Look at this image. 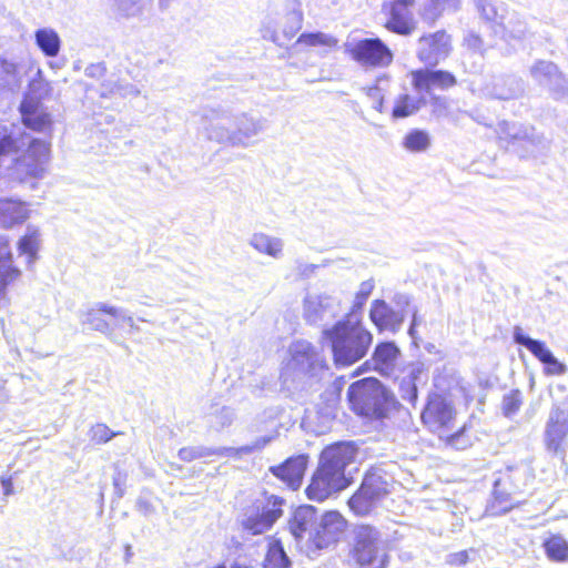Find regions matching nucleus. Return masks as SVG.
<instances>
[{"instance_id":"f257e3e1","label":"nucleus","mask_w":568,"mask_h":568,"mask_svg":"<svg viewBox=\"0 0 568 568\" xmlns=\"http://www.w3.org/2000/svg\"><path fill=\"white\" fill-rule=\"evenodd\" d=\"M346 399L356 416L369 422L383 420L400 409L394 393L376 377L353 382L348 386Z\"/></svg>"},{"instance_id":"f03ea898","label":"nucleus","mask_w":568,"mask_h":568,"mask_svg":"<svg viewBox=\"0 0 568 568\" xmlns=\"http://www.w3.org/2000/svg\"><path fill=\"white\" fill-rule=\"evenodd\" d=\"M323 337L329 343L337 368L349 367L364 358L373 344V334L361 321L341 320L326 328Z\"/></svg>"},{"instance_id":"7ed1b4c3","label":"nucleus","mask_w":568,"mask_h":568,"mask_svg":"<svg viewBox=\"0 0 568 568\" xmlns=\"http://www.w3.org/2000/svg\"><path fill=\"white\" fill-rule=\"evenodd\" d=\"M390 475L376 466H371L364 474L359 487L348 498L347 505L356 516L369 515L393 489Z\"/></svg>"},{"instance_id":"20e7f679","label":"nucleus","mask_w":568,"mask_h":568,"mask_svg":"<svg viewBox=\"0 0 568 568\" xmlns=\"http://www.w3.org/2000/svg\"><path fill=\"white\" fill-rule=\"evenodd\" d=\"M349 556L361 567L387 568L389 565L388 549L382 541L381 532L369 524L359 525L354 530Z\"/></svg>"},{"instance_id":"39448f33","label":"nucleus","mask_w":568,"mask_h":568,"mask_svg":"<svg viewBox=\"0 0 568 568\" xmlns=\"http://www.w3.org/2000/svg\"><path fill=\"white\" fill-rule=\"evenodd\" d=\"M520 479L521 476L514 466L509 465L498 471L491 497L485 509L487 516H503L524 504V500L519 501L515 498L516 495L520 493Z\"/></svg>"},{"instance_id":"423d86ee","label":"nucleus","mask_w":568,"mask_h":568,"mask_svg":"<svg viewBox=\"0 0 568 568\" xmlns=\"http://www.w3.org/2000/svg\"><path fill=\"white\" fill-rule=\"evenodd\" d=\"M348 464H318L312 480L306 488L307 497L322 501L333 493L347 488L354 480L351 474H346Z\"/></svg>"},{"instance_id":"0eeeda50","label":"nucleus","mask_w":568,"mask_h":568,"mask_svg":"<svg viewBox=\"0 0 568 568\" xmlns=\"http://www.w3.org/2000/svg\"><path fill=\"white\" fill-rule=\"evenodd\" d=\"M346 54L357 64L369 69L388 68L394 61L392 49L379 38H364L346 45Z\"/></svg>"},{"instance_id":"6e6552de","label":"nucleus","mask_w":568,"mask_h":568,"mask_svg":"<svg viewBox=\"0 0 568 568\" xmlns=\"http://www.w3.org/2000/svg\"><path fill=\"white\" fill-rule=\"evenodd\" d=\"M455 417L454 405L445 395L439 393L428 395L420 420L429 432L442 434L449 430Z\"/></svg>"},{"instance_id":"1a4fd4ad","label":"nucleus","mask_w":568,"mask_h":568,"mask_svg":"<svg viewBox=\"0 0 568 568\" xmlns=\"http://www.w3.org/2000/svg\"><path fill=\"white\" fill-rule=\"evenodd\" d=\"M416 57L425 65L435 67L446 60L454 50L453 38L444 29L423 33L418 40Z\"/></svg>"},{"instance_id":"9d476101","label":"nucleus","mask_w":568,"mask_h":568,"mask_svg":"<svg viewBox=\"0 0 568 568\" xmlns=\"http://www.w3.org/2000/svg\"><path fill=\"white\" fill-rule=\"evenodd\" d=\"M50 142L33 139L26 152L14 160L17 169L20 171V181L42 178L50 159Z\"/></svg>"},{"instance_id":"9b49d317","label":"nucleus","mask_w":568,"mask_h":568,"mask_svg":"<svg viewBox=\"0 0 568 568\" xmlns=\"http://www.w3.org/2000/svg\"><path fill=\"white\" fill-rule=\"evenodd\" d=\"M544 446L550 457L565 458L568 452V410L552 409L546 424Z\"/></svg>"},{"instance_id":"f8f14e48","label":"nucleus","mask_w":568,"mask_h":568,"mask_svg":"<svg viewBox=\"0 0 568 568\" xmlns=\"http://www.w3.org/2000/svg\"><path fill=\"white\" fill-rule=\"evenodd\" d=\"M347 527L348 521L341 513L326 511L310 537V546L318 550L334 546L344 537Z\"/></svg>"},{"instance_id":"ddd939ff","label":"nucleus","mask_w":568,"mask_h":568,"mask_svg":"<svg viewBox=\"0 0 568 568\" xmlns=\"http://www.w3.org/2000/svg\"><path fill=\"white\" fill-rule=\"evenodd\" d=\"M414 0H388L382 4L385 16L384 28L398 36H409L416 29V22L409 8Z\"/></svg>"},{"instance_id":"4468645a","label":"nucleus","mask_w":568,"mask_h":568,"mask_svg":"<svg viewBox=\"0 0 568 568\" xmlns=\"http://www.w3.org/2000/svg\"><path fill=\"white\" fill-rule=\"evenodd\" d=\"M428 102L433 115L440 116L447 113L448 102L445 98L432 94ZM426 104L427 99L424 97L416 98L408 93H402L395 98L390 115L395 120L409 118L419 112Z\"/></svg>"},{"instance_id":"2eb2a0df","label":"nucleus","mask_w":568,"mask_h":568,"mask_svg":"<svg viewBox=\"0 0 568 568\" xmlns=\"http://www.w3.org/2000/svg\"><path fill=\"white\" fill-rule=\"evenodd\" d=\"M410 84L417 92L447 91L458 85V79L446 69L418 68L409 72Z\"/></svg>"},{"instance_id":"dca6fc26","label":"nucleus","mask_w":568,"mask_h":568,"mask_svg":"<svg viewBox=\"0 0 568 568\" xmlns=\"http://www.w3.org/2000/svg\"><path fill=\"white\" fill-rule=\"evenodd\" d=\"M530 75L538 85L547 88L554 94H562L566 91L567 79L552 61H535L530 68Z\"/></svg>"},{"instance_id":"f3484780","label":"nucleus","mask_w":568,"mask_h":568,"mask_svg":"<svg viewBox=\"0 0 568 568\" xmlns=\"http://www.w3.org/2000/svg\"><path fill=\"white\" fill-rule=\"evenodd\" d=\"M268 504L271 508H264L262 513L247 517L243 521V528L251 535H260L268 530L274 523L283 516V500L277 497H270Z\"/></svg>"},{"instance_id":"a211bd4d","label":"nucleus","mask_w":568,"mask_h":568,"mask_svg":"<svg viewBox=\"0 0 568 568\" xmlns=\"http://www.w3.org/2000/svg\"><path fill=\"white\" fill-rule=\"evenodd\" d=\"M21 121L24 126L36 132H45L51 129L49 113L44 112L39 100L24 98L20 104Z\"/></svg>"},{"instance_id":"6ab92c4d","label":"nucleus","mask_w":568,"mask_h":568,"mask_svg":"<svg viewBox=\"0 0 568 568\" xmlns=\"http://www.w3.org/2000/svg\"><path fill=\"white\" fill-rule=\"evenodd\" d=\"M369 318L378 332H396L404 322V315L394 310L384 300H375L372 302Z\"/></svg>"},{"instance_id":"aec40b11","label":"nucleus","mask_w":568,"mask_h":568,"mask_svg":"<svg viewBox=\"0 0 568 568\" xmlns=\"http://www.w3.org/2000/svg\"><path fill=\"white\" fill-rule=\"evenodd\" d=\"M20 276L21 270L14 264L10 240L0 235V294H3Z\"/></svg>"},{"instance_id":"412c9836","label":"nucleus","mask_w":568,"mask_h":568,"mask_svg":"<svg viewBox=\"0 0 568 568\" xmlns=\"http://www.w3.org/2000/svg\"><path fill=\"white\" fill-rule=\"evenodd\" d=\"M30 217L27 202L12 197H0V226L11 229L23 224Z\"/></svg>"},{"instance_id":"4be33fe9","label":"nucleus","mask_w":568,"mask_h":568,"mask_svg":"<svg viewBox=\"0 0 568 568\" xmlns=\"http://www.w3.org/2000/svg\"><path fill=\"white\" fill-rule=\"evenodd\" d=\"M400 351L394 342L378 343L372 354L375 371L386 374L394 369Z\"/></svg>"},{"instance_id":"5701e85b","label":"nucleus","mask_w":568,"mask_h":568,"mask_svg":"<svg viewBox=\"0 0 568 568\" xmlns=\"http://www.w3.org/2000/svg\"><path fill=\"white\" fill-rule=\"evenodd\" d=\"M358 454L354 442H336L327 445L320 455V462H353Z\"/></svg>"},{"instance_id":"b1692460","label":"nucleus","mask_w":568,"mask_h":568,"mask_svg":"<svg viewBox=\"0 0 568 568\" xmlns=\"http://www.w3.org/2000/svg\"><path fill=\"white\" fill-rule=\"evenodd\" d=\"M305 470L306 464H276L271 467L273 475L294 490L300 488Z\"/></svg>"},{"instance_id":"393cba45","label":"nucleus","mask_w":568,"mask_h":568,"mask_svg":"<svg viewBox=\"0 0 568 568\" xmlns=\"http://www.w3.org/2000/svg\"><path fill=\"white\" fill-rule=\"evenodd\" d=\"M291 561L284 550L283 542L276 536L267 538V549L263 562L264 568H288Z\"/></svg>"},{"instance_id":"a878e982","label":"nucleus","mask_w":568,"mask_h":568,"mask_svg":"<svg viewBox=\"0 0 568 568\" xmlns=\"http://www.w3.org/2000/svg\"><path fill=\"white\" fill-rule=\"evenodd\" d=\"M542 549L550 561H568V541L560 534H550L545 538Z\"/></svg>"},{"instance_id":"bb28decb","label":"nucleus","mask_w":568,"mask_h":568,"mask_svg":"<svg viewBox=\"0 0 568 568\" xmlns=\"http://www.w3.org/2000/svg\"><path fill=\"white\" fill-rule=\"evenodd\" d=\"M296 44L305 48H321L324 51H331L337 47L338 40L334 36L321 31L303 32L298 36Z\"/></svg>"},{"instance_id":"cd10ccee","label":"nucleus","mask_w":568,"mask_h":568,"mask_svg":"<svg viewBox=\"0 0 568 568\" xmlns=\"http://www.w3.org/2000/svg\"><path fill=\"white\" fill-rule=\"evenodd\" d=\"M315 510L313 507H300L288 520V528L292 535L300 539L310 529L314 521Z\"/></svg>"},{"instance_id":"c85d7f7f","label":"nucleus","mask_w":568,"mask_h":568,"mask_svg":"<svg viewBox=\"0 0 568 568\" xmlns=\"http://www.w3.org/2000/svg\"><path fill=\"white\" fill-rule=\"evenodd\" d=\"M514 341L525 346L542 364L552 355L544 342L526 336L520 327L515 328Z\"/></svg>"},{"instance_id":"c756f323","label":"nucleus","mask_w":568,"mask_h":568,"mask_svg":"<svg viewBox=\"0 0 568 568\" xmlns=\"http://www.w3.org/2000/svg\"><path fill=\"white\" fill-rule=\"evenodd\" d=\"M422 374L420 368H412L398 383V390L402 399L416 405L418 399L417 381Z\"/></svg>"},{"instance_id":"7c9ffc66","label":"nucleus","mask_w":568,"mask_h":568,"mask_svg":"<svg viewBox=\"0 0 568 568\" xmlns=\"http://www.w3.org/2000/svg\"><path fill=\"white\" fill-rule=\"evenodd\" d=\"M36 43L47 57H55L60 51V38L52 29H39L36 31Z\"/></svg>"},{"instance_id":"2f4dec72","label":"nucleus","mask_w":568,"mask_h":568,"mask_svg":"<svg viewBox=\"0 0 568 568\" xmlns=\"http://www.w3.org/2000/svg\"><path fill=\"white\" fill-rule=\"evenodd\" d=\"M430 136L428 132L422 129L409 130L402 142L405 150L413 153L425 152L430 146Z\"/></svg>"},{"instance_id":"473e14b6","label":"nucleus","mask_w":568,"mask_h":568,"mask_svg":"<svg viewBox=\"0 0 568 568\" xmlns=\"http://www.w3.org/2000/svg\"><path fill=\"white\" fill-rule=\"evenodd\" d=\"M39 245V232L37 230H32L28 231L19 239L17 248L20 255L27 256L28 264H33L38 258Z\"/></svg>"},{"instance_id":"72a5a7b5","label":"nucleus","mask_w":568,"mask_h":568,"mask_svg":"<svg viewBox=\"0 0 568 568\" xmlns=\"http://www.w3.org/2000/svg\"><path fill=\"white\" fill-rule=\"evenodd\" d=\"M293 359L296 364L302 365L307 362V368L305 372L313 375L316 369H326L327 364L325 358H318L316 351L313 346H305L304 348L295 352Z\"/></svg>"},{"instance_id":"f704fd0d","label":"nucleus","mask_w":568,"mask_h":568,"mask_svg":"<svg viewBox=\"0 0 568 568\" xmlns=\"http://www.w3.org/2000/svg\"><path fill=\"white\" fill-rule=\"evenodd\" d=\"M103 315H109L111 317L119 316V310L109 306V305H99L97 308L90 311L88 313V323L92 326V328L101 332L109 331L110 325L102 318Z\"/></svg>"},{"instance_id":"c9c22d12","label":"nucleus","mask_w":568,"mask_h":568,"mask_svg":"<svg viewBox=\"0 0 568 568\" xmlns=\"http://www.w3.org/2000/svg\"><path fill=\"white\" fill-rule=\"evenodd\" d=\"M252 245L258 252L273 257L280 256L282 252V242L265 234H255L252 239Z\"/></svg>"},{"instance_id":"e433bc0d","label":"nucleus","mask_w":568,"mask_h":568,"mask_svg":"<svg viewBox=\"0 0 568 568\" xmlns=\"http://www.w3.org/2000/svg\"><path fill=\"white\" fill-rule=\"evenodd\" d=\"M523 404L521 393L519 389H513L503 398V413L505 416L516 414Z\"/></svg>"},{"instance_id":"4c0bfd02","label":"nucleus","mask_w":568,"mask_h":568,"mask_svg":"<svg viewBox=\"0 0 568 568\" xmlns=\"http://www.w3.org/2000/svg\"><path fill=\"white\" fill-rule=\"evenodd\" d=\"M90 439L94 444H104L112 437L120 435L121 432H112L105 424L98 423L90 429Z\"/></svg>"},{"instance_id":"58836bf2","label":"nucleus","mask_w":568,"mask_h":568,"mask_svg":"<svg viewBox=\"0 0 568 568\" xmlns=\"http://www.w3.org/2000/svg\"><path fill=\"white\" fill-rule=\"evenodd\" d=\"M467 427L464 425L456 433L446 436L445 443L447 446L455 449H466L471 445L469 436L465 435Z\"/></svg>"},{"instance_id":"ea45409f","label":"nucleus","mask_w":568,"mask_h":568,"mask_svg":"<svg viewBox=\"0 0 568 568\" xmlns=\"http://www.w3.org/2000/svg\"><path fill=\"white\" fill-rule=\"evenodd\" d=\"M544 372L546 375H564L567 371L565 364L560 363L554 355H551L545 363Z\"/></svg>"},{"instance_id":"a19ab883","label":"nucleus","mask_w":568,"mask_h":568,"mask_svg":"<svg viewBox=\"0 0 568 568\" xmlns=\"http://www.w3.org/2000/svg\"><path fill=\"white\" fill-rule=\"evenodd\" d=\"M469 561V551L468 550H460L450 554L447 557V565L452 567H462L465 566Z\"/></svg>"},{"instance_id":"79ce46f5","label":"nucleus","mask_w":568,"mask_h":568,"mask_svg":"<svg viewBox=\"0 0 568 568\" xmlns=\"http://www.w3.org/2000/svg\"><path fill=\"white\" fill-rule=\"evenodd\" d=\"M267 443V439H262V440H258L256 442L255 444L253 445H245V446H242L237 449L239 453H244V454H248V453H252L256 449H261L264 447V445Z\"/></svg>"},{"instance_id":"37998d69","label":"nucleus","mask_w":568,"mask_h":568,"mask_svg":"<svg viewBox=\"0 0 568 568\" xmlns=\"http://www.w3.org/2000/svg\"><path fill=\"white\" fill-rule=\"evenodd\" d=\"M372 290H373V284H371V283H363L362 286H361V290L358 292V296H361V298L363 301H365L369 296Z\"/></svg>"},{"instance_id":"c03bdc74","label":"nucleus","mask_w":568,"mask_h":568,"mask_svg":"<svg viewBox=\"0 0 568 568\" xmlns=\"http://www.w3.org/2000/svg\"><path fill=\"white\" fill-rule=\"evenodd\" d=\"M432 1L437 7L457 8L459 4V0H432Z\"/></svg>"},{"instance_id":"a18cd8bd","label":"nucleus","mask_w":568,"mask_h":568,"mask_svg":"<svg viewBox=\"0 0 568 568\" xmlns=\"http://www.w3.org/2000/svg\"><path fill=\"white\" fill-rule=\"evenodd\" d=\"M0 481L2 484L4 494L11 495L13 493L12 479L10 477H7V478H1Z\"/></svg>"},{"instance_id":"49530a36","label":"nucleus","mask_w":568,"mask_h":568,"mask_svg":"<svg viewBox=\"0 0 568 568\" xmlns=\"http://www.w3.org/2000/svg\"><path fill=\"white\" fill-rule=\"evenodd\" d=\"M367 369H368V362H365L362 366H359L358 368H356L353 372L352 377L358 376L359 374L366 372Z\"/></svg>"},{"instance_id":"de8ad7c7","label":"nucleus","mask_w":568,"mask_h":568,"mask_svg":"<svg viewBox=\"0 0 568 568\" xmlns=\"http://www.w3.org/2000/svg\"><path fill=\"white\" fill-rule=\"evenodd\" d=\"M479 42H480V39H479V37H477V36H469V37L466 39V43H467V45H468V47H470V45H475V44H477V43H479Z\"/></svg>"},{"instance_id":"09e8293b","label":"nucleus","mask_w":568,"mask_h":568,"mask_svg":"<svg viewBox=\"0 0 568 568\" xmlns=\"http://www.w3.org/2000/svg\"><path fill=\"white\" fill-rule=\"evenodd\" d=\"M344 383H345V377H344V376H339V377H337V378L334 381V384H335V385H336V387H337V392H338V394L341 393V390H342V387H343Z\"/></svg>"},{"instance_id":"8fccbe9b","label":"nucleus","mask_w":568,"mask_h":568,"mask_svg":"<svg viewBox=\"0 0 568 568\" xmlns=\"http://www.w3.org/2000/svg\"><path fill=\"white\" fill-rule=\"evenodd\" d=\"M231 568H250L248 566L244 564L234 562Z\"/></svg>"},{"instance_id":"3c124183","label":"nucleus","mask_w":568,"mask_h":568,"mask_svg":"<svg viewBox=\"0 0 568 568\" xmlns=\"http://www.w3.org/2000/svg\"><path fill=\"white\" fill-rule=\"evenodd\" d=\"M301 458H302V456H297L296 458L288 457V458H286L284 462H286V463H290V462H298V459H301Z\"/></svg>"},{"instance_id":"603ef678","label":"nucleus","mask_w":568,"mask_h":568,"mask_svg":"<svg viewBox=\"0 0 568 568\" xmlns=\"http://www.w3.org/2000/svg\"><path fill=\"white\" fill-rule=\"evenodd\" d=\"M186 453H187V450H186V449H182V450L180 452V456H181V458H186V457H187V456H186Z\"/></svg>"},{"instance_id":"864d4df0","label":"nucleus","mask_w":568,"mask_h":568,"mask_svg":"<svg viewBox=\"0 0 568 568\" xmlns=\"http://www.w3.org/2000/svg\"><path fill=\"white\" fill-rule=\"evenodd\" d=\"M203 455L201 453H197V454H193L191 455V457L193 458H201Z\"/></svg>"}]
</instances>
